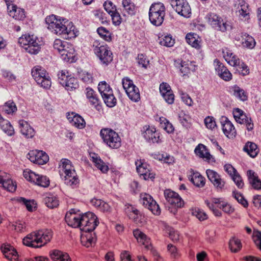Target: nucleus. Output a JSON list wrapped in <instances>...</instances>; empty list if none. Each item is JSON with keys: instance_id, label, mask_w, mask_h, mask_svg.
I'll use <instances>...</instances> for the list:
<instances>
[{"instance_id": "1", "label": "nucleus", "mask_w": 261, "mask_h": 261, "mask_svg": "<svg viewBox=\"0 0 261 261\" xmlns=\"http://www.w3.org/2000/svg\"><path fill=\"white\" fill-rule=\"evenodd\" d=\"M45 22L48 30L65 39H70L78 35V31L72 22L55 15L48 16Z\"/></svg>"}, {"instance_id": "2", "label": "nucleus", "mask_w": 261, "mask_h": 261, "mask_svg": "<svg viewBox=\"0 0 261 261\" xmlns=\"http://www.w3.org/2000/svg\"><path fill=\"white\" fill-rule=\"evenodd\" d=\"M60 174L63 177L64 182L72 188L79 186L80 180L71 162L66 159H62L59 164Z\"/></svg>"}, {"instance_id": "3", "label": "nucleus", "mask_w": 261, "mask_h": 261, "mask_svg": "<svg viewBox=\"0 0 261 261\" xmlns=\"http://www.w3.org/2000/svg\"><path fill=\"white\" fill-rule=\"evenodd\" d=\"M52 238V232L50 230H40L29 234L23 239L24 245L39 248L48 242Z\"/></svg>"}, {"instance_id": "4", "label": "nucleus", "mask_w": 261, "mask_h": 261, "mask_svg": "<svg viewBox=\"0 0 261 261\" xmlns=\"http://www.w3.org/2000/svg\"><path fill=\"white\" fill-rule=\"evenodd\" d=\"M18 43L31 55H37L41 49V44L38 38L34 35L24 34L18 39Z\"/></svg>"}, {"instance_id": "5", "label": "nucleus", "mask_w": 261, "mask_h": 261, "mask_svg": "<svg viewBox=\"0 0 261 261\" xmlns=\"http://www.w3.org/2000/svg\"><path fill=\"white\" fill-rule=\"evenodd\" d=\"M165 11L166 8L163 3L158 2L151 4L149 11L150 22L154 25L160 26L164 21Z\"/></svg>"}, {"instance_id": "6", "label": "nucleus", "mask_w": 261, "mask_h": 261, "mask_svg": "<svg viewBox=\"0 0 261 261\" xmlns=\"http://www.w3.org/2000/svg\"><path fill=\"white\" fill-rule=\"evenodd\" d=\"M94 54L102 64L108 65L113 61V53L107 45H103L95 41L93 45Z\"/></svg>"}, {"instance_id": "7", "label": "nucleus", "mask_w": 261, "mask_h": 261, "mask_svg": "<svg viewBox=\"0 0 261 261\" xmlns=\"http://www.w3.org/2000/svg\"><path fill=\"white\" fill-rule=\"evenodd\" d=\"M32 75L37 83L45 89L51 86V79L46 71L42 67L37 66L32 70Z\"/></svg>"}, {"instance_id": "8", "label": "nucleus", "mask_w": 261, "mask_h": 261, "mask_svg": "<svg viewBox=\"0 0 261 261\" xmlns=\"http://www.w3.org/2000/svg\"><path fill=\"white\" fill-rule=\"evenodd\" d=\"M100 134L103 142L110 147L117 149L120 147L121 138L114 130L108 128L102 129Z\"/></svg>"}, {"instance_id": "9", "label": "nucleus", "mask_w": 261, "mask_h": 261, "mask_svg": "<svg viewBox=\"0 0 261 261\" xmlns=\"http://www.w3.org/2000/svg\"><path fill=\"white\" fill-rule=\"evenodd\" d=\"M164 196L168 203L170 205L168 207L170 212L175 214L178 208L182 207L184 202L179 195L176 192L169 189L164 191Z\"/></svg>"}, {"instance_id": "10", "label": "nucleus", "mask_w": 261, "mask_h": 261, "mask_svg": "<svg viewBox=\"0 0 261 261\" xmlns=\"http://www.w3.org/2000/svg\"><path fill=\"white\" fill-rule=\"evenodd\" d=\"M80 222L79 228L81 231H93L99 223L96 215L90 212L81 215Z\"/></svg>"}, {"instance_id": "11", "label": "nucleus", "mask_w": 261, "mask_h": 261, "mask_svg": "<svg viewBox=\"0 0 261 261\" xmlns=\"http://www.w3.org/2000/svg\"><path fill=\"white\" fill-rule=\"evenodd\" d=\"M205 18L208 24L217 31L225 32L230 28L226 21L215 13H208Z\"/></svg>"}, {"instance_id": "12", "label": "nucleus", "mask_w": 261, "mask_h": 261, "mask_svg": "<svg viewBox=\"0 0 261 261\" xmlns=\"http://www.w3.org/2000/svg\"><path fill=\"white\" fill-rule=\"evenodd\" d=\"M98 89L106 105L109 107L115 106L117 100L110 85L105 81H102L99 83Z\"/></svg>"}, {"instance_id": "13", "label": "nucleus", "mask_w": 261, "mask_h": 261, "mask_svg": "<svg viewBox=\"0 0 261 261\" xmlns=\"http://www.w3.org/2000/svg\"><path fill=\"white\" fill-rule=\"evenodd\" d=\"M122 84L126 94L130 99L138 102L140 99V91L131 80L124 77L122 80Z\"/></svg>"}, {"instance_id": "14", "label": "nucleus", "mask_w": 261, "mask_h": 261, "mask_svg": "<svg viewBox=\"0 0 261 261\" xmlns=\"http://www.w3.org/2000/svg\"><path fill=\"white\" fill-rule=\"evenodd\" d=\"M139 201L145 207L149 210L154 215L160 214L161 209L159 205L149 194L146 193H141Z\"/></svg>"}, {"instance_id": "15", "label": "nucleus", "mask_w": 261, "mask_h": 261, "mask_svg": "<svg viewBox=\"0 0 261 261\" xmlns=\"http://www.w3.org/2000/svg\"><path fill=\"white\" fill-rule=\"evenodd\" d=\"M23 176L28 181L43 187H47L49 185V180L45 176L39 175L35 172L26 169L23 171Z\"/></svg>"}, {"instance_id": "16", "label": "nucleus", "mask_w": 261, "mask_h": 261, "mask_svg": "<svg viewBox=\"0 0 261 261\" xmlns=\"http://www.w3.org/2000/svg\"><path fill=\"white\" fill-rule=\"evenodd\" d=\"M171 5L176 12L185 17L188 18L191 14V9L186 0H171Z\"/></svg>"}, {"instance_id": "17", "label": "nucleus", "mask_w": 261, "mask_h": 261, "mask_svg": "<svg viewBox=\"0 0 261 261\" xmlns=\"http://www.w3.org/2000/svg\"><path fill=\"white\" fill-rule=\"evenodd\" d=\"M233 115L236 121L240 124H245L248 131H251L254 128V124L250 117L247 116L241 109L236 108L233 111Z\"/></svg>"}, {"instance_id": "18", "label": "nucleus", "mask_w": 261, "mask_h": 261, "mask_svg": "<svg viewBox=\"0 0 261 261\" xmlns=\"http://www.w3.org/2000/svg\"><path fill=\"white\" fill-rule=\"evenodd\" d=\"M133 234L139 244L144 245L146 249L150 250L153 255L156 257L154 259H158V257L159 255L157 251L152 248L150 239L139 229L134 230Z\"/></svg>"}, {"instance_id": "19", "label": "nucleus", "mask_w": 261, "mask_h": 261, "mask_svg": "<svg viewBox=\"0 0 261 261\" xmlns=\"http://www.w3.org/2000/svg\"><path fill=\"white\" fill-rule=\"evenodd\" d=\"M206 173L207 178L217 190L222 191L225 189L226 185L225 180L221 177L219 174L215 171L211 169H207Z\"/></svg>"}, {"instance_id": "20", "label": "nucleus", "mask_w": 261, "mask_h": 261, "mask_svg": "<svg viewBox=\"0 0 261 261\" xmlns=\"http://www.w3.org/2000/svg\"><path fill=\"white\" fill-rule=\"evenodd\" d=\"M137 172L145 180L152 179L155 177V173L150 169L149 166L141 160H137L135 162Z\"/></svg>"}, {"instance_id": "21", "label": "nucleus", "mask_w": 261, "mask_h": 261, "mask_svg": "<svg viewBox=\"0 0 261 261\" xmlns=\"http://www.w3.org/2000/svg\"><path fill=\"white\" fill-rule=\"evenodd\" d=\"M137 172L145 180L152 179L155 177V173L150 169L149 166L141 160H137L135 162Z\"/></svg>"}, {"instance_id": "22", "label": "nucleus", "mask_w": 261, "mask_h": 261, "mask_svg": "<svg viewBox=\"0 0 261 261\" xmlns=\"http://www.w3.org/2000/svg\"><path fill=\"white\" fill-rule=\"evenodd\" d=\"M28 158L32 162L43 165L47 163L49 160L48 155L42 150H31L28 153Z\"/></svg>"}, {"instance_id": "23", "label": "nucleus", "mask_w": 261, "mask_h": 261, "mask_svg": "<svg viewBox=\"0 0 261 261\" xmlns=\"http://www.w3.org/2000/svg\"><path fill=\"white\" fill-rule=\"evenodd\" d=\"M0 187L10 192H15L17 188L16 184L13 181L11 175L5 172L0 174Z\"/></svg>"}, {"instance_id": "24", "label": "nucleus", "mask_w": 261, "mask_h": 261, "mask_svg": "<svg viewBox=\"0 0 261 261\" xmlns=\"http://www.w3.org/2000/svg\"><path fill=\"white\" fill-rule=\"evenodd\" d=\"M81 214L76 213L75 209H71L67 212L65 219L67 224L74 228H79L81 223Z\"/></svg>"}, {"instance_id": "25", "label": "nucleus", "mask_w": 261, "mask_h": 261, "mask_svg": "<svg viewBox=\"0 0 261 261\" xmlns=\"http://www.w3.org/2000/svg\"><path fill=\"white\" fill-rule=\"evenodd\" d=\"M215 70L219 76L225 81H229L232 79V75L223 64L218 60H215Z\"/></svg>"}, {"instance_id": "26", "label": "nucleus", "mask_w": 261, "mask_h": 261, "mask_svg": "<svg viewBox=\"0 0 261 261\" xmlns=\"http://www.w3.org/2000/svg\"><path fill=\"white\" fill-rule=\"evenodd\" d=\"M220 122L224 134L229 138H233L236 134L235 128L232 123L225 116L221 117Z\"/></svg>"}, {"instance_id": "27", "label": "nucleus", "mask_w": 261, "mask_h": 261, "mask_svg": "<svg viewBox=\"0 0 261 261\" xmlns=\"http://www.w3.org/2000/svg\"><path fill=\"white\" fill-rule=\"evenodd\" d=\"M237 12L241 19H248L249 18V10L248 5L244 0H237L235 4Z\"/></svg>"}, {"instance_id": "28", "label": "nucleus", "mask_w": 261, "mask_h": 261, "mask_svg": "<svg viewBox=\"0 0 261 261\" xmlns=\"http://www.w3.org/2000/svg\"><path fill=\"white\" fill-rule=\"evenodd\" d=\"M144 138L148 142L151 143H159L160 138L159 133L156 132L154 127L148 126L142 133Z\"/></svg>"}, {"instance_id": "29", "label": "nucleus", "mask_w": 261, "mask_h": 261, "mask_svg": "<svg viewBox=\"0 0 261 261\" xmlns=\"http://www.w3.org/2000/svg\"><path fill=\"white\" fill-rule=\"evenodd\" d=\"M1 249L5 258L8 260H16L18 258V253L16 249L10 244H3Z\"/></svg>"}, {"instance_id": "30", "label": "nucleus", "mask_w": 261, "mask_h": 261, "mask_svg": "<svg viewBox=\"0 0 261 261\" xmlns=\"http://www.w3.org/2000/svg\"><path fill=\"white\" fill-rule=\"evenodd\" d=\"M222 52L223 58L228 64L233 67L239 65L240 60L231 50L228 47H224L222 49Z\"/></svg>"}, {"instance_id": "31", "label": "nucleus", "mask_w": 261, "mask_h": 261, "mask_svg": "<svg viewBox=\"0 0 261 261\" xmlns=\"http://www.w3.org/2000/svg\"><path fill=\"white\" fill-rule=\"evenodd\" d=\"M96 238L92 231H82L81 242L86 247H92L95 244Z\"/></svg>"}, {"instance_id": "32", "label": "nucleus", "mask_w": 261, "mask_h": 261, "mask_svg": "<svg viewBox=\"0 0 261 261\" xmlns=\"http://www.w3.org/2000/svg\"><path fill=\"white\" fill-rule=\"evenodd\" d=\"M21 133L27 138H32L35 135V131L28 122L21 120L18 122Z\"/></svg>"}, {"instance_id": "33", "label": "nucleus", "mask_w": 261, "mask_h": 261, "mask_svg": "<svg viewBox=\"0 0 261 261\" xmlns=\"http://www.w3.org/2000/svg\"><path fill=\"white\" fill-rule=\"evenodd\" d=\"M213 202L225 213L230 214L234 211V208L222 198H213Z\"/></svg>"}, {"instance_id": "34", "label": "nucleus", "mask_w": 261, "mask_h": 261, "mask_svg": "<svg viewBox=\"0 0 261 261\" xmlns=\"http://www.w3.org/2000/svg\"><path fill=\"white\" fill-rule=\"evenodd\" d=\"M126 213L130 219H133L135 222L142 224L144 222V217L142 216L138 210L132 206L127 207L126 210Z\"/></svg>"}, {"instance_id": "35", "label": "nucleus", "mask_w": 261, "mask_h": 261, "mask_svg": "<svg viewBox=\"0 0 261 261\" xmlns=\"http://www.w3.org/2000/svg\"><path fill=\"white\" fill-rule=\"evenodd\" d=\"M67 118L71 124L78 128H83L86 125L84 119L79 115L73 112L68 114Z\"/></svg>"}, {"instance_id": "36", "label": "nucleus", "mask_w": 261, "mask_h": 261, "mask_svg": "<svg viewBox=\"0 0 261 261\" xmlns=\"http://www.w3.org/2000/svg\"><path fill=\"white\" fill-rule=\"evenodd\" d=\"M190 174L189 175V179L196 187H203L205 184V179L199 173L194 172L191 169Z\"/></svg>"}, {"instance_id": "37", "label": "nucleus", "mask_w": 261, "mask_h": 261, "mask_svg": "<svg viewBox=\"0 0 261 261\" xmlns=\"http://www.w3.org/2000/svg\"><path fill=\"white\" fill-rule=\"evenodd\" d=\"M9 14L16 20H22L25 17L24 10L18 7L16 5H12L11 7L9 5L8 7Z\"/></svg>"}, {"instance_id": "38", "label": "nucleus", "mask_w": 261, "mask_h": 261, "mask_svg": "<svg viewBox=\"0 0 261 261\" xmlns=\"http://www.w3.org/2000/svg\"><path fill=\"white\" fill-rule=\"evenodd\" d=\"M49 256L53 261H71L69 254L59 250H53L49 252Z\"/></svg>"}, {"instance_id": "39", "label": "nucleus", "mask_w": 261, "mask_h": 261, "mask_svg": "<svg viewBox=\"0 0 261 261\" xmlns=\"http://www.w3.org/2000/svg\"><path fill=\"white\" fill-rule=\"evenodd\" d=\"M60 54L62 60L67 62H72L74 60L75 50L72 45L67 44Z\"/></svg>"}, {"instance_id": "40", "label": "nucleus", "mask_w": 261, "mask_h": 261, "mask_svg": "<svg viewBox=\"0 0 261 261\" xmlns=\"http://www.w3.org/2000/svg\"><path fill=\"white\" fill-rule=\"evenodd\" d=\"M247 176L249 183L256 190H261V180L254 171L249 170L247 172Z\"/></svg>"}, {"instance_id": "41", "label": "nucleus", "mask_w": 261, "mask_h": 261, "mask_svg": "<svg viewBox=\"0 0 261 261\" xmlns=\"http://www.w3.org/2000/svg\"><path fill=\"white\" fill-rule=\"evenodd\" d=\"M85 94L90 105L97 108L100 101L96 92L92 88L88 87L85 89Z\"/></svg>"}, {"instance_id": "42", "label": "nucleus", "mask_w": 261, "mask_h": 261, "mask_svg": "<svg viewBox=\"0 0 261 261\" xmlns=\"http://www.w3.org/2000/svg\"><path fill=\"white\" fill-rule=\"evenodd\" d=\"M187 42L196 49H200L201 47V39L199 36L194 33H190L186 36Z\"/></svg>"}, {"instance_id": "43", "label": "nucleus", "mask_w": 261, "mask_h": 261, "mask_svg": "<svg viewBox=\"0 0 261 261\" xmlns=\"http://www.w3.org/2000/svg\"><path fill=\"white\" fill-rule=\"evenodd\" d=\"M243 150L251 158H255L259 152L257 145L252 142H247L243 147Z\"/></svg>"}, {"instance_id": "44", "label": "nucleus", "mask_w": 261, "mask_h": 261, "mask_svg": "<svg viewBox=\"0 0 261 261\" xmlns=\"http://www.w3.org/2000/svg\"><path fill=\"white\" fill-rule=\"evenodd\" d=\"M0 127L1 129L8 135L12 136L14 134V129L10 122L0 114Z\"/></svg>"}, {"instance_id": "45", "label": "nucleus", "mask_w": 261, "mask_h": 261, "mask_svg": "<svg viewBox=\"0 0 261 261\" xmlns=\"http://www.w3.org/2000/svg\"><path fill=\"white\" fill-rule=\"evenodd\" d=\"M242 247V243L240 239L236 237H232L230 239L228 248L231 252H238L241 249Z\"/></svg>"}, {"instance_id": "46", "label": "nucleus", "mask_w": 261, "mask_h": 261, "mask_svg": "<svg viewBox=\"0 0 261 261\" xmlns=\"http://www.w3.org/2000/svg\"><path fill=\"white\" fill-rule=\"evenodd\" d=\"M195 153L200 158L205 159L206 160L210 161L212 156L207 151L206 147L202 144H199L195 149Z\"/></svg>"}, {"instance_id": "47", "label": "nucleus", "mask_w": 261, "mask_h": 261, "mask_svg": "<svg viewBox=\"0 0 261 261\" xmlns=\"http://www.w3.org/2000/svg\"><path fill=\"white\" fill-rule=\"evenodd\" d=\"M196 68V66L191 62H181L180 64V71L183 74V76L188 74L191 71H195Z\"/></svg>"}, {"instance_id": "48", "label": "nucleus", "mask_w": 261, "mask_h": 261, "mask_svg": "<svg viewBox=\"0 0 261 261\" xmlns=\"http://www.w3.org/2000/svg\"><path fill=\"white\" fill-rule=\"evenodd\" d=\"M44 202L49 208L57 207L59 204L58 198L53 194H48L44 199Z\"/></svg>"}, {"instance_id": "49", "label": "nucleus", "mask_w": 261, "mask_h": 261, "mask_svg": "<svg viewBox=\"0 0 261 261\" xmlns=\"http://www.w3.org/2000/svg\"><path fill=\"white\" fill-rule=\"evenodd\" d=\"M242 44L244 47L252 49L254 47L256 42L252 36L245 34L242 36Z\"/></svg>"}, {"instance_id": "50", "label": "nucleus", "mask_w": 261, "mask_h": 261, "mask_svg": "<svg viewBox=\"0 0 261 261\" xmlns=\"http://www.w3.org/2000/svg\"><path fill=\"white\" fill-rule=\"evenodd\" d=\"M92 161L97 169L100 170L102 173H106L109 171V168L101 159L97 156H92Z\"/></svg>"}, {"instance_id": "51", "label": "nucleus", "mask_w": 261, "mask_h": 261, "mask_svg": "<svg viewBox=\"0 0 261 261\" xmlns=\"http://www.w3.org/2000/svg\"><path fill=\"white\" fill-rule=\"evenodd\" d=\"M68 91H72L78 88L79 84L77 80L74 77L70 75L65 82V83L62 85Z\"/></svg>"}, {"instance_id": "52", "label": "nucleus", "mask_w": 261, "mask_h": 261, "mask_svg": "<svg viewBox=\"0 0 261 261\" xmlns=\"http://www.w3.org/2000/svg\"><path fill=\"white\" fill-rule=\"evenodd\" d=\"M122 5L124 10L128 14H135L136 6L131 0H122Z\"/></svg>"}, {"instance_id": "53", "label": "nucleus", "mask_w": 261, "mask_h": 261, "mask_svg": "<svg viewBox=\"0 0 261 261\" xmlns=\"http://www.w3.org/2000/svg\"><path fill=\"white\" fill-rule=\"evenodd\" d=\"M233 95L242 101H245L247 99V93L238 86H234L233 88Z\"/></svg>"}, {"instance_id": "54", "label": "nucleus", "mask_w": 261, "mask_h": 261, "mask_svg": "<svg viewBox=\"0 0 261 261\" xmlns=\"http://www.w3.org/2000/svg\"><path fill=\"white\" fill-rule=\"evenodd\" d=\"M161 127L168 133H172L174 131L173 125L165 117L160 118Z\"/></svg>"}, {"instance_id": "55", "label": "nucleus", "mask_w": 261, "mask_h": 261, "mask_svg": "<svg viewBox=\"0 0 261 261\" xmlns=\"http://www.w3.org/2000/svg\"><path fill=\"white\" fill-rule=\"evenodd\" d=\"M79 77L83 82L88 84H91L93 81L92 74L86 71L79 72Z\"/></svg>"}, {"instance_id": "56", "label": "nucleus", "mask_w": 261, "mask_h": 261, "mask_svg": "<svg viewBox=\"0 0 261 261\" xmlns=\"http://www.w3.org/2000/svg\"><path fill=\"white\" fill-rule=\"evenodd\" d=\"M3 110L6 113L11 114L17 111V107L13 101L9 100L5 103L3 106Z\"/></svg>"}, {"instance_id": "57", "label": "nucleus", "mask_w": 261, "mask_h": 261, "mask_svg": "<svg viewBox=\"0 0 261 261\" xmlns=\"http://www.w3.org/2000/svg\"><path fill=\"white\" fill-rule=\"evenodd\" d=\"M97 32L99 36L105 40L110 42L112 40L111 33L103 27L98 28Z\"/></svg>"}, {"instance_id": "58", "label": "nucleus", "mask_w": 261, "mask_h": 261, "mask_svg": "<svg viewBox=\"0 0 261 261\" xmlns=\"http://www.w3.org/2000/svg\"><path fill=\"white\" fill-rule=\"evenodd\" d=\"M17 200L24 204L29 211L32 212L36 207V204L33 200H28L23 197H19Z\"/></svg>"}, {"instance_id": "59", "label": "nucleus", "mask_w": 261, "mask_h": 261, "mask_svg": "<svg viewBox=\"0 0 261 261\" xmlns=\"http://www.w3.org/2000/svg\"><path fill=\"white\" fill-rule=\"evenodd\" d=\"M237 67V70L243 76H245L249 74V69L248 66L245 64L244 62L239 61V65L235 66Z\"/></svg>"}, {"instance_id": "60", "label": "nucleus", "mask_w": 261, "mask_h": 261, "mask_svg": "<svg viewBox=\"0 0 261 261\" xmlns=\"http://www.w3.org/2000/svg\"><path fill=\"white\" fill-rule=\"evenodd\" d=\"M174 40L172 39L170 35H166L162 38L160 41L161 45L167 46L171 47L174 44Z\"/></svg>"}, {"instance_id": "61", "label": "nucleus", "mask_w": 261, "mask_h": 261, "mask_svg": "<svg viewBox=\"0 0 261 261\" xmlns=\"http://www.w3.org/2000/svg\"><path fill=\"white\" fill-rule=\"evenodd\" d=\"M68 43L66 42H64L62 40L57 39L54 41L53 44L54 48L57 50V51L60 54L63 49L66 47V44Z\"/></svg>"}, {"instance_id": "62", "label": "nucleus", "mask_w": 261, "mask_h": 261, "mask_svg": "<svg viewBox=\"0 0 261 261\" xmlns=\"http://www.w3.org/2000/svg\"><path fill=\"white\" fill-rule=\"evenodd\" d=\"M233 195L237 201L242 204L244 207H246L248 206V202L241 193L238 192L234 191L233 192Z\"/></svg>"}, {"instance_id": "63", "label": "nucleus", "mask_w": 261, "mask_h": 261, "mask_svg": "<svg viewBox=\"0 0 261 261\" xmlns=\"http://www.w3.org/2000/svg\"><path fill=\"white\" fill-rule=\"evenodd\" d=\"M205 203H206V205L208 207V208L211 211H213V214L215 215V216L217 217H221L222 216V213L221 212V211L216 208L215 205L217 206V204H216L215 203L213 202V198H212L211 201L206 200L205 201Z\"/></svg>"}, {"instance_id": "64", "label": "nucleus", "mask_w": 261, "mask_h": 261, "mask_svg": "<svg viewBox=\"0 0 261 261\" xmlns=\"http://www.w3.org/2000/svg\"><path fill=\"white\" fill-rule=\"evenodd\" d=\"M192 214L200 221H203L207 218L206 213L203 210L198 208L193 210Z\"/></svg>"}]
</instances>
